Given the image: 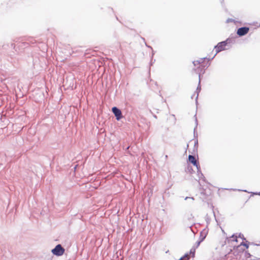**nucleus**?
Segmentation results:
<instances>
[{
    "instance_id": "obj_1",
    "label": "nucleus",
    "mask_w": 260,
    "mask_h": 260,
    "mask_svg": "<svg viewBox=\"0 0 260 260\" xmlns=\"http://www.w3.org/2000/svg\"><path fill=\"white\" fill-rule=\"evenodd\" d=\"M64 251V249L61 246V245L58 244L51 250V252L54 255L56 256H61L63 254Z\"/></svg>"
},
{
    "instance_id": "obj_2",
    "label": "nucleus",
    "mask_w": 260,
    "mask_h": 260,
    "mask_svg": "<svg viewBox=\"0 0 260 260\" xmlns=\"http://www.w3.org/2000/svg\"><path fill=\"white\" fill-rule=\"evenodd\" d=\"M227 45L226 41H223L218 43V44L215 47L216 53H217L222 50L225 49V47Z\"/></svg>"
},
{
    "instance_id": "obj_3",
    "label": "nucleus",
    "mask_w": 260,
    "mask_h": 260,
    "mask_svg": "<svg viewBox=\"0 0 260 260\" xmlns=\"http://www.w3.org/2000/svg\"><path fill=\"white\" fill-rule=\"evenodd\" d=\"M112 111L115 115L116 119L119 120L122 117L121 111L116 107H114L112 109Z\"/></svg>"
},
{
    "instance_id": "obj_4",
    "label": "nucleus",
    "mask_w": 260,
    "mask_h": 260,
    "mask_svg": "<svg viewBox=\"0 0 260 260\" xmlns=\"http://www.w3.org/2000/svg\"><path fill=\"white\" fill-rule=\"evenodd\" d=\"M249 30V28L248 27H243L239 28L237 30V34L239 36H242L247 34Z\"/></svg>"
},
{
    "instance_id": "obj_5",
    "label": "nucleus",
    "mask_w": 260,
    "mask_h": 260,
    "mask_svg": "<svg viewBox=\"0 0 260 260\" xmlns=\"http://www.w3.org/2000/svg\"><path fill=\"white\" fill-rule=\"evenodd\" d=\"M205 61V59L201 58L200 60H195L193 62L194 66L197 67V68L202 69L204 66L203 65L204 61Z\"/></svg>"
},
{
    "instance_id": "obj_6",
    "label": "nucleus",
    "mask_w": 260,
    "mask_h": 260,
    "mask_svg": "<svg viewBox=\"0 0 260 260\" xmlns=\"http://www.w3.org/2000/svg\"><path fill=\"white\" fill-rule=\"evenodd\" d=\"M189 161L193 165V166H196L198 170H199L200 168L199 164L198 162L194 156L189 155L188 156Z\"/></svg>"
},
{
    "instance_id": "obj_7",
    "label": "nucleus",
    "mask_w": 260,
    "mask_h": 260,
    "mask_svg": "<svg viewBox=\"0 0 260 260\" xmlns=\"http://www.w3.org/2000/svg\"><path fill=\"white\" fill-rule=\"evenodd\" d=\"M194 253H195V249H191L190 250V254H192V257L194 256Z\"/></svg>"
},
{
    "instance_id": "obj_8",
    "label": "nucleus",
    "mask_w": 260,
    "mask_h": 260,
    "mask_svg": "<svg viewBox=\"0 0 260 260\" xmlns=\"http://www.w3.org/2000/svg\"><path fill=\"white\" fill-rule=\"evenodd\" d=\"M241 245H243L244 246L246 247V248H248V245L244 242L241 243Z\"/></svg>"
}]
</instances>
